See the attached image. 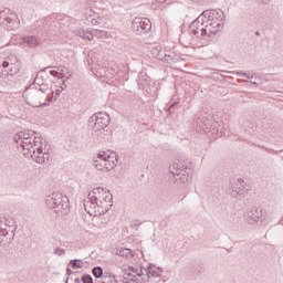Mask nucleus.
<instances>
[{"label": "nucleus", "instance_id": "nucleus-13", "mask_svg": "<svg viewBox=\"0 0 283 283\" xmlns=\"http://www.w3.org/2000/svg\"><path fill=\"white\" fill-rule=\"evenodd\" d=\"M262 210H259L255 206H251L247 209L245 220L249 224H255V222H260Z\"/></svg>", "mask_w": 283, "mask_h": 283}, {"label": "nucleus", "instance_id": "nucleus-8", "mask_svg": "<svg viewBox=\"0 0 283 283\" xmlns=\"http://www.w3.org/2000/svg\"><path fill=\"white\" fill-rule=\"evenodd\" d=\"M109 114L107 113H95L88 118V127H92L95 132H101V129H105L107 125H109Z\"/></svg>", "mask_w": 283, "mask_h": 283}, {"label": "nucleus", "instance_id": "nucleus-24", "mask_svg": "<svg viewBox=\"0 0 283 283\" xmlns=\"http://www.w3.org/2000/svg\"><path fill=\"white\" fill-rule=\"evenodd\" d=\"M34 140V138L32 137H27L24 139H21V140H14L17 143V146L19 149H25V145L32 143Z\"/></svg>", "mask_w": 283, "mask_h": 283}, {"label": "nucleus", "instance_id": "nucleus-45", "mask_svg": "<svg viewBox=\"0 0 283 283\" xmlns=\"http://www.w3.org/2000/svg\"><path fill=\"white\" fill-rule=\"evenodd\" d=\"M275 14H277L275 11H273V10H272V11H270V15H269V17H270V19H273V18L275 17Z\"/></svg>", "mask_w": 283, "mask_h": 283}, {"label": "nucleus", "instance_id": "nucleus-17", "mask_svg": "<svg viewBox=\"0 0 283 283\" xmlns=\"http://www.w3.org/2000/svg\"><path fill=\"white\" fill-rule=\"evenodd\" d=\"M20 43L22 45H24V48H36V45H39L40 41H39V38H36L34 35H28V36L21 38Z\"/></svg>", "mask_w": 283, "mask_h": 283}, {"label": "nucleus", "instance_id": "nucleus-49", "mask_svg": "<svg viewBox=\"0 0 283 283\" xmlns=\"http://www.w3.org/2000/svg\"><path fill=\"white\" fill-rule=\"evenodd\" d=\"M129 277H132V280H134V277H136L134 274L128 273Z\"/></svg>", "mask_w": 283, "mask_h": 283}, {"label": "nucleus", "instance_id": "nucleus-26", "mask_svg": "<svg viewBox=\"0 0 283 283\" xmlns=\"http://www.w3.org/2000/svg\"><path fill=\"white\" fill-rule=\"evenodd\" d=\"M12 233V230H10V226L8 223H0V235H3L6 238V235H8V233Z\"/></svg>", "mask_w": 283, "mask_h": 283}, {"label": "nucleus", "instance_id": "nucleus-3", "mask_svg": "<svg viewBox=\"0 0 283 283\" xmlns=\"http://www.w3.org/2000/svg\"><path fill=\"white\" fill-rule=\"evenodd\" d=\"M48 209H53L57 216H65L70 211V199L61 192H53L45 199Z\"/></svg>", "mask_w": 283, "mask_h": 283}, {"label": "nucleus", "instance_id": "nucleus-7", "mask_svg": "<svg viewBox=\"0 0 283 283\" xmlns=\"http://www.w3.org/2000/svg\"><path fill=\"white\" fill-rule=\"evenodd\" d=\"M189 31L197 39H202V36H209V29L207 28V22L205 20L203 13H201L195 21L190 23Z\"/></svg>", "mask_w": 283, "mask_h": 283}, {"label": "nucleus", "instance_id": "nucleus-19", "mask_svg": "<svg viewBox=\"0 0 283 283\" xmlns=\"http://www.w3.org/2000/svg\"><path fill=\"white\" fill-rule=\"evenodd\" d=\"M54 69L57 70L60 78H65V81H67V78L72 76V74L70 73V69L65 66H54Z\"/></svg>", "mask_w": 283, "mask_h": 283}, {"label": "nucleus", "instance_id": "nucleus-4", "mask_svg": "<svg viewBox=\"0 0 283 283\" xmlns=\"http://www.w3.org/2000/svg\"><path fill=\"white\" fill-rule=\"evenodd\" d=\"M0 25L6 28L9 32H12L19 30L21 21L19 20V15L10 9H0Z\"/></svg>", "mask_w": 283, "mask_h": 283}, {"label": "nucleus", "instance_id": "nucleus-35", "mask_svg": "<svg viewBox=\"0 0 283 283\" xmlns=\"http://www.w3.org/2000/svg\"><path fill=\"white\" fill-rule=\"evenodd\" d=\"M54 255H65V249L63 248H55L54 251H53Z\"/></svg>", "mask_w": 283, "mask_h": 283}, {"label": "nucleus", "instance_id": "nucleus-22", "mask_svg": "<svg viewBox=\"0 0 283 283\" xmlns=\"http://www.w3.org/2000/svg\"><path fill=\"white\" fill-rule=\"evenodd\" d=\"M116 255H119L120 258H134V254H132V250L127 248L117 249Z\"/></svg>", "mask_w": 283, "mask_h": 283}, {"label": "nucleus", "instance_id": "nucleus-20", "mask_svg": "<svg viewBox=\"0 0 283 283\" xmlns=\"http://www.w3.org/2000/svg\"><path fill=\"white\" fill-rule=\"evenodd\" d=\"M35 151L38 153V155L32 156L33 160L39 165H43V163H45V156H43V147L39 146Z\"/></svg>", "mask_w": 283, "mask_h": 283}, {"label": "nucleus", "instance_id": "nucleus-14", "mask_svg": "<svg viewBox=\"0 0 283 283\" xmlns=\"http://www.w3.org/2000/svg\"><path fill=\"white\" fill-rule=\"evenodd\" d=\"M50 69H52V66H48L41 70L40 72H38L33 83L30 84L29 86L35 87L36 90L43 88V86L48 87V84H45V78H48V75L45 74V70H50Z\"/></svg>", "mask_w": 283, "mask_h": 283}, {"label": "nucleus", "instance_id": "nucleus-34", "mask_svg": "<svg viewBox=\"0 0 283 283\" xmlns=\"http://www.w3.org/2000/svg\"><path fill=\"white\" fill-rule=\"evenodd\" d=\"M82 282L83 283H94V279H92V275L85 274L82 276Z\"/></svg>", "mask_w": 283, "mask_h": 283}, {"label": "nucleus", "instance_id": "nucleus-12", "mask_svg": "<svg viewBox=\"0 0 283 283\" xmlns=\"http://www.w3.org/2000/svg\"><path fill=\"white\" fill-rule=\"evenodd\" d=\"M43 145V139L41 137H34L33 142L24 145L23 151L24 156H30L33 158V156L36 154V148L41 147Z\"/></svg>", "mask_w": 283, "mask_h": 283}, {"label": "nucleus", "instance_id": "nucleus-50", "mask_svg": "<svg viewBox=\"0 0 283 283\" xmlns=\"http://www.w3.org/2000/svg\"><path fill=\"white\" fill-rule=\"evenodd\" d=\"M250 83H251L252 85H258V83H256L255 81H250Z\"/></svg>", "mask_w": 283, "mask_h": 283}, {"label": "nucleus", "instance_id": "nucleus-28", "mask_svg": "<svg viewBox=\"0 0 283 283\" xmlns=\"http://www.w3.org/2000/svg\"><path fill=\"white\" fill-rule=\"evenodd\" d=\"M116 167V161H108L107 158H105V174L107 171H112Z\"/></svg>", "mask_w": 283, "mask_h": 283}, {"label": "nucleus", "instance_id": "nucleus-16", "mask_svg": "<svg viewBox=\"0 0 283 283\" xmlns=\"http://www.w3.org/2000/svg\"><path fill=\"white\" fill-rule=\"evenodd\" d=\"M151 52L156 59L159 61H165V63H171V61H176V53L174 52L163 54L160 51H158V48H154Z\"/></svg>", "mask_w": 283, "mask_h": 283}, {"label": "nucleus", "instance_id": "nucleus-1", "mask_svg": "<svg viewBox=\"0 0 283 283\" xmlns=\"http://www.w3.org/2000/svg\"><path fill=\"white\" fill-rule=\"evenodd\" d=\"M23 98L31 107H48L54 98V91L50 86H42V88L27 86Z\"/></svg>", "mask_w": 283, "mask_h": 283}, {"label": "nucleus", "instance_id": "nucleus-33", "mask_svg": "<svg viewBox=\"0 0 283 283\" xmlns=\"http://www.w3.org/2000/svg\"><path fill=\"white\" fill-rule=\"evenodd\" d=\"M73 32L76 36H80L81 39H85V31L83 29H75Z\"/></svg>", "mask_w": 283, "mask_h": 283}, {"label": "nucleus", "instance_id": "nucleus-5", "mask_svg": "<svg viewBox=\"0 0 283 283\" xmlns=\"http://www.w3.org/2000/svg\"><path fill=\"white\" fill-rule=\"evenodd\" d=\"M170 174L175 176L176 182H182L184 185L189 182L193 172L191 168L187 167L182 161H175L170 167Z\"/></svg>", "mask_w": 283, "mask_h": 283}, {"label": "nucleus", "instance_id": "nucleus-15", "mask_svg": "<svg viewBox=\"0 0 283 283\" xmlns=\"http://www.w3.org/2000/svg\"><path fill=\"white\" fill-rule=\"evenodd\" d=\"M231 187L233 193H237V196H244L249 189H247V184L243 179H233L231 181Z\"/></svg>", "mask_w": 283, "mask_h": 283}, {"label": "nucleus", "instance_id": "nucleus-52", "mask_svg": "<svg viewBox=\"0 0 283 283\" xmlns=\"http://www.w3.org/2000/svg\"><path fill=\"white\" fill-rule=\"evenodd\" d=\"M70 282V277L66 279V282L65 283H69Z\"/></svg>", "mask_w": 283, "mask_h": 283}, {"label": "nucleus", "instance_id": "nucleus-40", "mask_svg": "<svg viewBox=\"0 0 283 283\" xmlns=\"http://www.w3.org/2000/svg\"><path fill=\"white\" fill-rule=\"evenodd\" d=\"M220 124H218V122H212L211 127H212V132H218V127Z\"/></svg>", "mask_w": 283, "mask_h": 283}, {"label": "nucleus", "instance_id": "nucleus-23", "mask_svg": "<svg viewBox=\"0 0 283 283\" xmlns=\"http://www.w3.org/2000/svg\"><path fill=\"white\" fill-rule=\"evenodd\" d=\"M25 138H32V134L30 133V130H22L15 134L13 137L14 140H23Z\"/></svg>", "mask_w": 283, "mask_h": 283}, {"label": "nucleus", "instance_id": "nucleus-29", "mask_svg": "<svg viewBox=\"0 0 283 283\" xmlns=\"http://www.w3.org/2000/svg\"><path fill=\"white\" fill-rule=\"evenodd\" d=\"M70 266H72V269H82L83 268L81 265V260H78V259L71 260Z\"/></svg>", "mask_w": 283, "mask_h": 283}, {"label": "nucleus", "instance_id": "nucleus-11", "mask_svg": "<svg viewBox=\"0 0 283 283\" xmlns=\"http://www.w3.org/2000/svg\"><path fill=\"white\" fill-rule=\"evenodd\" d=\"M132 28L137 36H145L151 32V21L147 18H135L132 21Z\"/></svg>", "mask_w": 283, "mask_h": 283}, {"label": "nucleus", "instance_id": "nucleus-10", "mask_svg": "<svg viewBox=\"0 0 283 283\" xmlns=\"http://www.w3.org/2000/svg\"><path fill=\"white\" fill-rule=\"evenodd\" d=\"M84 209L86 213H88V216H94L95 218L107 213V206H101V203L94 200V198L90 197V193L87 196V199L84 200Z\"/></svg>", "mask_w": 283, "mask_h": 283}, {"label": "nucleus", "instance_id": "nucleus-32", "mask_svg": "<svg viewBox=\"0 0 283 283\" xmlns=\"http://www.w3.org/2000/svg\"><path fill=\"white\" fill-rule=\"evenodd\" d=\"M130 282L133 283H146V282H149V276H145V277H142V279H138L136 276H134Z\"/></svg>", "mask_w": 283, "mask_h": 283}, {"label": "nucleus", "instance_id": "nucleus-18", "mask_svg": "<svg viewBox=\"0 0 283 283\" xmlns=\"http://www.w3.org/2000/svg\"><path fill=\"white\" fill-rule=\"evenodd\" d=\"M105 158H107V153L103 151L98 154L97 159L93 161L95 169L105 172Z\"/></svg>", "mask_w": 283, "mask_h": 283}, {"label": "nucleus", "instance_id": "nucleus-47", "mask_svg": "<svg viewBox=\"0 0 283 283\" xmlns=\"http://www.w3.org/2000/svg\"><path fill=\"white\" fill-rule=\"evenodd\" d=\"M66 275H69V276L72 275V269H70V268L66 269Z\"/></svg>", "mask_w": 283, "mask_h": 283}, {"label": "nucleus", "instance_id": "nucleus-36", "mask_svg": "<svg viewBox=\"0 0 283 283\" xmlns=\"http://www.w3.org/2000/svg\"><path fill=\"white\" fill-rule=\"evenodd\" d=\"M93 36H96L97 39H101V36H103V31L101 30H93L91 31Z\"/></svg>", "mask_w": 283, "mask_h": 283}, {"label": "nucleus", "instance_id": "nucleus-27", "mask_svg": "<svg viewBox=\"0 0 283 283\" xmlns=\"http://www.w3.org/2000/svg\"><path fill=\"white\" fill-rule=\"evenodd\" d=\"M92 274L94 275V277H96L97 280L103 277V268L101 266H95L92 270Z\"/></svg>", "mask_w": 283, "mask_h": 283}, {"label": "nucleus", "instance_id": "nucleus-42", "mask_svg": "<svg viewBox=\"0 0 283 283\" xmlns=\"http://www.w3.org/2000/svg\"><path fill=\"white\" fill-rule=\"evenodd\" d=\"M42 156H44V163L45 160H50V153H42Z\"/></svg>", "mask_w": 283, "mask_h": 283}, {"label": "nucleus", "instance_id": "nucleus-38", "mask_svg": "<svg viewBox=\"0 0 283 283\" xmlns=\"http://www.w3.org/2000/svg\"><path fill=\"white\" fill-rule=\"evenodd\" d=\"M84 39H86V41H94V34L92 33V31H91L90 35H87V34L85 33Z\"/></svg>", "mask_w": 283, "mask_h": 283}, {"label": "nucleus", "instance_id": "nucleus-48", "mask_svg": "<svg viewBox=\"0 0 283 283\" xmlns=\"http://www.w3.org/2000/svg\"><path fill=\"white\" fill-rule=\"evenodd\" d=\"M74 283H81V279L76 277V279L74 280Z\"/></svg>", "mask_w": 283, "mask_h": 283}, {"label": "nucleus", "instance_id": "nucleus-30", "mask_svg": "<svg viewBox=\"0 0 283 283\" xmlns=\"http://www.w3.org/2000/svg\"><path fill=\"white\" fill-rule=\"evenodd\" d=\"M102 283H116V276H107V275H104L102 277Z\"/></svg>", "mask_w": 283, "mask_h": 283}, {"label": "nucleus", "instance_id": "nucleus-2", "mask_svg": "<svg viewBox=\"0 0 283 283\" xmlns=\"http://www.w3.org/2000/svg\"><path fill=\"white\" fill-rule=\"evenodd\" d=\"M209 36L218 34L224 28V12L222 10H206L202 12Z\"/></svg>", "mask_w": 283, "mask_h": 283}, {"label": "nucleus", "instance_id": "nucleus-31", "mask_svg": "<svg viewBox=\"0 0 283 283\" xmlns=\"http://www.w3.org/2000/svg\"><path fill=\"white\" fill-rule=\"evenodd\" d=\"M106 160L108 163H116V165H118V156H116L114 153L113 155H106Z\"/></svg>", "mask_w": 283, "mask_h": 283}, {"label": "nucleus", "instance_id": "nucleus-43", "mask_svg": "<svg viewBox=\"0 0 283 283\" xmlns=\"http://www.w3.org/2000/svg\"><path fill=\"white\" fill-rule=\"evenodd\" d=\"M129 271H132V273H138V269L134 268V266H129Z\"/></svg>", "mask_w": 283, "mask_h": 283}, {"label": "nucleus", "instance_id": "nucleus-21", "mask_svg": "<svg viewBox=\"0 0 283 283\" xmlns=\"http://www.w3.org/2000/svg\"><path fill=\"white\" fill-rule=\"evenodd\" d=\"M156 268L155 264L153 263H149L148 266H147V275H145L146 277H148V281H149V277H160V273L156 270H154Z\"/></svg>", "mask_w": 283, "mask_h": 283}, {"label": "nucleus", "instance_id": "nucleus-53", "mask_svg": "<svg viewBox=\"0 0 283 283\" xmlns=\"http://www.w3.org/2000/svg\"><path fill=\"white\" fill-rule=\"evenodd\" d=\"M56 94H57V96H59V94H61V91H57V93H56Z\"/></svg>", "mask_w": 283, "mask_h": 283}, {"label": "nucleus", "instance_id": "nucleus-51", "mask_svg": "<svg viewBox=\"0 0 283 283\" xmlns=\"http://www.w3.org/2000/svg\"><path fill=\"white\" fill-rule=\"evenodd\" d=\"M255 35H256V36H260V31H256V32H255Z\"/></svg>", "mask_w": 283, "mask_h": 283}, {"label": "nucleus", "instance_id": "nucleus-41", "mask_svg": "<svg viewBox=\"0 0 283 283\" xmlns=\"http://www.w3.org/2000/svg\"><path fill=\"white\" fill-rule=\"evenodd\" d=\"M51 76H55L56 78H61V76H59V70L57 71H50Z\"/></svg>", "mask_w": 283, "mask_h": 283}, {"label": "nucleus", "instance_id": "nucleus-37", "mask_svg": "<svg viewBox=\"0 0 283 283\" xmlns=\"http://www.w3.org/2000/svg\"><path fill=\"white\" fill-rule=\"evenodd\" d=\"M235 74L238 76H245V78H253V76H250L249 74L242 72V71H237Z\"/></svg>", "mask_w": 283, "mask_h": 283}, {"label": "nucleus", "instance_id": "nucleus-46", "mask_svg": "<svg viewBox=\"0 0 283 283\" xmlns=\"http://www.w3.org/2000/svg\"><path fill=\"white\" fill-rule=\"evenodd\" d=\"M258 1V3H264V4H266V3H269L271 0H256Z\"/></svg>", "mask_w": 283, "mask_h": 283}, {"label": "nucleus", "instance_id": "nucleus-25", "mask_svg": "<svg viewBox=\"0 0 283 283\" xmlns=\"http://www.w3.org/2000/svg\"><path fill=\"white\" fill-rule=\"evenodd\" d=\"M88 23H91V25H101V23H103V18L101 17H92V14L87 18Z\"/></svg>", "mask_w": 283, "mask_h": 283}, {"label": "nucleus", "instance_id": "nucleus-44", "mask_svg": "<svg viewBox=\"0 0 283 283\" xmlns=\"http://www.w3.org/2000/svg\"><path fill=\"white\" fill-rule=\"evenodd\" d=\"M137 276L138 277H145V273H143V270H140V272H138V270H137Z\"/></svg>", "mask_w": 283, "mask_h": 283}, {"label": "nucleus", "instance_id": "nucleus-54", "mask_svg": "<svg viewBox=\"0 0 283 283\" xmlns=\"http://www.w3.org/2000/svg\"><path fill=\"white\" fill-rule=\"evenodd\" d=\"M124 283H127V279H124Z\"/></svg>", "mask_w": 283, "mask_h": 283}, {"label": "nucleus", "instance_id": "nucleus-55", "mask_svg": "<svg viewBox=\"0 0 283 283\" xmlns=\"http://www.w3.org/2000/svg\"><path fill=\"white\" fill-rule=\"evenodd\" d=\"M165 1H167V0H161V3H165Z\"/></svg>", "mask_w": 283, "mask_h": 283}, {"label": "nucleus", "instance_id": "nucleus-9", "mask_svg": "<svg viewBox=\"0 0 283 283\" xmlns=\"http://www.w3.org/2000/svg\"><path fill=\"white\" fill-rule=\"evenodd\" d=\"M2 67L4 70L7 67H10L9 71H2V78L14 76V74L19 73V67H21V62L19 61V57L17 55L10 54L3 60Z\"/></svg>", "mask_w": 283, "mask_h": 283}, {"label": "nucleus", "instance_id": "nucleus-6", "mask_svg": "<svg viewBox=\"0 0 283 283\" xmlns=\"http://www.w3.org/2000/svg\"><path fill=\"white\" fill-rule=\"evenodd\" d=\"M90 198H93V200H96V202L103 207V205L106 206V211H109L112 209V200L113 197L109 193V191L105 190V188H95L93 191L88 192Z\"/></svg>", "mask_w": 283, "mask_h": 283}, {"label": "nucleus", "instance_id": "nucleus-39", "mask_svg": "<svg viewBox=\"0 0 283 283\" xmlns=\"http://www.w3.org/2000/svg\"><path fill=\"white\" fill-rule=\"evenodd\" d=\"M176 105H178V102H174V103L169 106V108H168L169 114H174V107H175Z\"/></svg>", "mask_w": 283, "mask_h": 283}]
</instances>
